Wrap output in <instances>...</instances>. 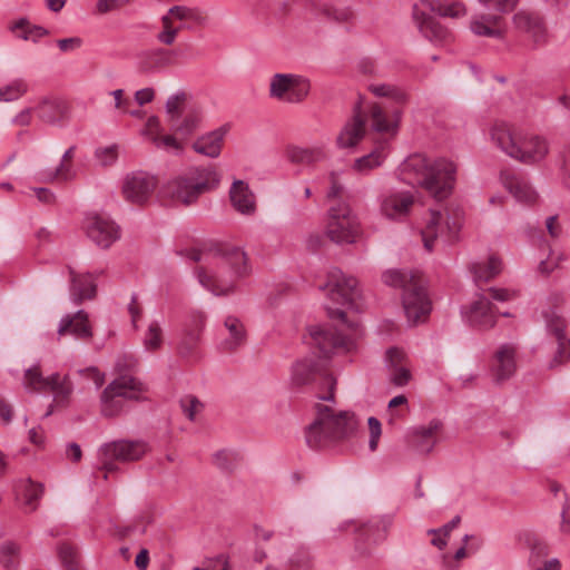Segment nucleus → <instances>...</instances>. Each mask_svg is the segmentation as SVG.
<instances>
[{"mask_svg": "<svg viewBox=\"0 0 570 570\" xmlns=\"http://www.w3.org/2000/svg\"><path fill=\"white\" fill-rule=\"evenodd\" d=\"M401 121V110L389 108L382 104L373 102L366 108L362 107L361 101L353 108V117L345 124L336 138L340 148L355 147L365 136L366 131L386 136L384 141L367 155L355 159L353 169L362 175H366L373 169L380 167L387 153L385 150L389 139L396 136Z\"/></svg>", "mask_w": 570, "mask_h": 570, "instance_id": "1", "label": "nucleus"}, {"mask_svg": "<svg viewBox=\"0 0 570 570\" xmlns=\"http://www.w3.org/2000/svg\"><path fill=\"white\" fill-rule=\"evenodd\" d=\"M401 179L412 186L423 187L436 200L448 198L455 181V165L444 158L430 160L415 154L401 165Z\"/></svg>", "mask_w": 570, "mask_h": 570, "instance_id": "2", "label": "nucleus"}, {"mask_svg": "<svg viewBox=\"0 0 570 570\" xmlns=\"http://www.w3.org/2000/svg\"><path fill=\"white\" fill-rule=\"evenodd\" d=\"M315 419L304 429L307 446L313 450L331 448L348 440L357 429L355 414L350 411H336L331 405L317 403Z\"/></svg>", "mask_w": 570, "mask_h": 570, "instance_id": "3", "label": "nucleus"}, {"mask_svg": "<svg viewBox=\"0 0 570 570\" xmlns=\"http://www.w3.org/2000/svg\"><path fill=\"white\" fill-rule=\"evenodd\" d=\"M384 284L402 288V303L410 325L424 323L431 313L432 304L425 289V282L419 272L389 269L382 275Z\"/></svg>", "mask_w": 570, "mask_h": 570, "instance_id": "4", "label": "nucleus"}, {"mask_svg": "<svg viewBox=\"0 0 570 570\" xmlns=\"http://www.w3.org/2000/svg\"><path fill=\"white\" fill-rule=\"evenodd\" d=\"M220 181L215 166L191 167L170 179L161 188L165 197L183 205L194 204L203 194L214 190Z\"/></svg>", "mask_w": 570, "mask_h": 570, "instance_id": "5", "label": "nucleus"}, {"mask_svg": "<svg viewBox=\"0 0 570 570\" xmlns=\"http://www.w3.org/2000/svg\"><path fill=\"white\" fill-rule=\"evenodd\" d=\"M491 136L503 153L525 165L542 161L549 153L546 138L537 135L517 134L505 124L495 125Z\"/></svg>", "mask_w": 570, "mask_h": 570, "instance_id": "6", "label": "nucleus"}, {"mask_svg": "<svg viewBox=\"0 0 570 570\" xmlns=\"http://www.w3.org/2000/svg\"><path fill=\"white\" fill-rule=\"evenodd\" d=\"M146 391L136 377L122 374L110 382L100 396L101 414L106 417L117 416L124 407V400L139 401Z\"/></svg>", "mask_w": 570, "mask_h": 570, "instance_id": "7", "label": "nucleus"}, {"mask_svg": "<svg viewBox=\"0 0 570 570\" xmlns=\"http://www.w3.org/2000/svg\"><path fill=\"white\" fill-rule=\"evenodd\" d=\"M292 382L296 386L314 384L320 400L334 401L336 380L313 358H304L293 365Z\"/></svg>", "mask_w": 570, "mask_h": 570, "instance_id": "8", "label": "nucleus"}, {"mask_svg": "<svg viewBox=\"0 0 570 570\" xmlns=\"http://www.w3.org/2000/svg\"><path fill=\"white\" fill-rule=\"evenodd\" d=\"M326 236L336 244H352L360 235V223L347 203L327 208Z\"/></svg>", "mask_w": 570, "mask_h": 570, "instance_id": "9", "label": "nucleus"}, {"mask_svg": "<svg viewBox=\"0 0 570 570\" xmlns=\"http://www.w3.org/2000/svg\"><path fill=\"white\" fill-rule=\"evenodd\" d=\"M222 257L210 266H198L195 275L199 284L216 296L228 295L235 291L236 282L246 275H236L235 267L225 264Z\"/></svg>", "mask_w": 570, "mask_h": 570, "instance_id": "10", "label": "nucleus"}, {"mask_svg": "<svg viewBox=\"0 0 570 570\" xmlns=\"http://www.w3.org/2000/svg\"><path fill=\"white\" fill-rule=\"evenodd\" d=\"M193 262L200 263L199 266H210L217 258L222 257L224 264H230L235 267L236 275H248L249 266L247 264V255L238 247L224 245L202 252L197 248L184 249L178 253ZM225 265H222L224 267Z\"/></svg>", "mask_w": 570, "mask_h": 570, "instance_id": "11", "label": "nucleus"}, {"mask_svg": "<svg viewBox=\"0 0 570 570\" xmlns=\"http://www.w3.org/2000/svg\"><path fill=\"white\" fill-rule=\"evenodd\" d=\"M147 452V445L141 441H114L101 445L99 449V461L104 470L105 479L108 472L117 470V463L140 460Z\"/></svg>", "mask_w": 570, "mask_h": 570, "instance_id": "12", "label": "nucleus"}, {"mask_svg": "<svg viewBox=\"0 0 570 570\" xmlns=\"http://www.w3.org/2000/svg\"><path fill=\"white\" fill-rule=\"evenodd\" d=\"M311 344L315 345L320 353L327 357L331 354H345L355 350V335L343 334L333 327L311 326Z\"/></svg>", "mask_w": 570, "mask_h": 570, "instance_id": "13", "label": "nucleus"}, {"mask_svg": "<svg viewBox=\"0 0 570 570\" xmlns=\"http://www.w3.org/2000/svg\"><path fill=\"white\" fill-rule=\"evenodd\" d=\"M309 89L308 79L295 73H275L269 82V96L289 104L302 102Z\"/></svg>", "mask_w": 570, "mask_h": 570, "instance_id": "14", "label": "nucleus"}, {"mask_svg": "<svg viewBox=\"0 0 570 570\" xmlns=\"http://www.w3.org/2000/svg\"><path fill=\"white\" fill-rule=\"evenodd\" d=\"M327 286L331 301L356 312L362 309L361 294L354 277H346L342 271L334 268L328 274Z\"/></svg>", "mask_w": 570, "mask_h": 570, "instance_id": "15", "label": "nucleus"}, {"mask_svg": "<svg viewBox=\"0 0 570 570\" xmlns=\"http://www.w3.org/2000/svg\"><path fill=\"white\" fill-rule=\"evenodd\" d=\"M543 318L548 333L553 335L558 343V348L550 366L563 364L570 358V338H567L564 334L566 320L554 309L543 312Z\"/></svg>", "mask_w": 570, "mask_h": 570, "instance_id": "16", "label": "nucleus"}, {"mask_svg": "<svg viewBox=\"0 0 570 570\" xmlns=\"http://www.w3.org/2000/svg\"><path fill=\"white\" fill-rule=\"evenodd\" d=\"M461 228V219L459 214H455V217L451 220L449 217L444 222L443 214L439 210H431L430 219L424 229H422V240L424 247L428 250L433 249V243L436 237L443 234L444 229L448 230L449 240H452L456 237L459 230Z\"/></svg>", "mask_w": 570, "mask_h": 570, "instance_id": "17", "label": "nucleus"}, {"mask_svg": "<svg viewBox=\"0 0 570 570\" xmlns=\"http://www.w3.org/2000/svg\"><path fill=\"white\" fill-rule=\"evenodd\" d=\"M156 185L155 177L144 171H137L127 176L122 186V193L128 202L142 205L150 198Z\"/></svg>", "mask_w": 570, "mask_h": 570, "instance_id": "18", "label": "nucleus"}, {"mask_svg": "<svg viewBox=\"0 0 570 570\" xmlns=\"http://www.w3.org/2000/svg\"><path fill=\"white\" fill-rule=\"evenodd\" d=\"M513 27L523 33H527L537 46L547 42V29L542 18L528 10H519L512 17Z\"/></svg>", "mask_w": 570, "mask_h": 570, "instance_id": "19", "label": "nucleus"}, {"mask_svg": "<svg viewBox=\"0 0 570 570\" xmlns=\"http://www.w3.org/2000/svg\"><path fill=\"white\" fill-rule=\"evenodd\" d=\"M517 347L513 344H503L494 353L491 364V373L497 384L511 379L517 371L515 363Z\"/></svg>", "mask_w": 570, "mask_h": 570, "instance_id": "20", "label": "nucleus"}, {"mask_svg": "<svg viewBox=\"0 0 570 570\" xmlns=\"http://www.w3.org/2000/svg\"><path fill=\"white\" fill-rule=\"evenodd\" d=\"M86 228L88 237L101 248H109L120 237L119 227L100 216L89 218Z\"/></svg>", "mask_w": 570, "mask_h": 570, "instance_id": "21", "label": "nucleus"}, {"mask_svg": "<svg viewBox=\"0 0 570 570\" xmlns=\"http://www.w3.org/2000/svg\"><path fill=\"white\" fill-rule=\"evenodd\" d=\"M40 121L48 125H60L69 119L68 104L56 97H42L33 107Z\"/></svg>", "mask_w": 570, "mask_h": 570, "instance_id": "22", "label": "nucleus"}, {"mask_svg": "<svg viewBox=\"0 0 570 570\" xmlns=\"http://www.w3.org/2000/svg\"><path fill=\"white\" fill-rule=\"evenodd\" d=\"M470 29L479 37L502 39L505 33V23L501 14L480 13L472 17Z\"/></svg>", "mask_w": 570, "mask_h": 570, "instance_id": "23", "label": "nucleus"}, {"mask_svg": "<svg viewBox=\"0 0 570 570\" xmlns=\"http://www.w3.org/2000/svg\"><path fill=\"white\" fill-rule=\"evenodd\" d=\"M70 276V298L80 305L86 299H94L97 294L95 277L90 273H77L71 266H67Z\"/></svg>", "mask_w": 570, "mask_h": 570, "instance_id": "24", "label": "nucleus"}, {"mask_svg": "<svg viewBox=\"0 0 570 570\" xmlns=\"http://www.w3.org/2000/svg\"><path fill=\"white\" fill-rule=\"evenodd\" d=\"M414 196L410 191H393L382 197L381 213L391 219L405 217L412 205Z\"/></svg>", "mask_w": 570, "mask_h": 570, "instance_id": "25", "label": "nucleus"}, {"mask_svg": "<svg viewBox=\"0 0 570 570\" xmlns=\"http://www.w3.org/2000/svg\"><path fill=\"white\" fill-rule=\"evenodd\" d=\"M442 423L439 420H432L428 425L414 428L410 434V443L420 453H430L438 443V432Z\"/></svg>", "mask_w": 570, "mask_h": 570, "instance_id": "26", "label": "nucleus"}, {"mask_svg": "<svg viewBox=\"0 0 570 570\" xmlns=\"http://www.w3.org/2000/svg\"><path fill=\"white\" fill-rule=\"evenodd\" d=\"M233 207L243 215H253L256 210L255 196L243 180H235L229 190Z\"/></svg>", "mask_w": 570, "mask_h": 570, "instance_id": "27", "label": "nucleus"}, {"mask_svg": "<svg viewBox=\"0 0 570 570\" xmlns=\"http://www.w3.org/2000/svg\"><path fill=\"white\" fill-rule=\"evenodd\" d=\"M470 324L480 328H490L495 324L494 306L483 295L474 301L469 311Z\"/></svg>", "mask_w": 570, "mask_h": 570, "instance_id": "28", "label": "nucleus"}, {"mask_svg": "<svg viewBox=\"0 0 570 570\" xmlns=\"http://www.w3.org/2000/svg\"><path fill=\"white\" fill-rule=\"evenodd\" d=\"M413 18L422 35L433 42L446 41L450 32L442 27L433 17L420 11L417 6L413 7Z\"/></svg>", "mask_w": 570, "mask_h": 570, "instance_id": "29", "label": "nucleus"}, {"mask_svg": "<svg viewBox=\"0 0 570 570\" xmlns=\"http://www.w3.org/2000/svg\"><path fill=\"white\" fill-rule=\"evenodd\" d=\"M226 129L217 128L208 134L198 137L193 142V149L200 155L217 158L220 155Z\"/></svg>", "mask_w": 570, "mask_h": 570, "instance_id": "30", "label": "nucleus"}, {"mask_svg": "<svg viewBox=\"0 0 570 570\" xmlns=\"http://www.w3.org/2000/svg\"><path fill=\"white\" fill-rule=\"evenodd\" d=\"M224 326L228 335L220 342V348L225 352H234L243 346L247 340V333L242 321L235 316H227Z\"/></svg>", "mask_w": 570, "mask_h": 570, "instance_id": "31", "label": "nucleus"}, {"mask_svg": "<svg viewBox=\"0 0 570 570\" xmlns=\"http://www.w3.org/2000/svg\"><path fill=\"white\" fill-rule=\"evenodd\" d=\"M503 184L510 194L520 203L532 205L538 199V193L523 177L509 175L503 178Z\"/></svg>", "mask_w": 570, "mask_h": 570, "instance_id": "32", "label": "nucleus"}, {"mask_svg": "<svg viewBox=\"0 0 570 570\" xmlns=\"http://www.w3.org/2000/svg\"><path fill=\"white\" fill-rule=\"evenodd\" d=\"M71 333L77 338H87L91 336V330L88 323V315L85 311H78L72 318L66 316L61 320L58 328L59 336Z\"/></svg>", "mask_w": 570, "mask_h": 570, "instance_id": "33", "label": "nucleus"}, {"mask_svg": "<svg viewBox=\"0 0 570 570\" xmlns=\"http://www.w3.org/2000/svg\"><path fill=\"white\" fill-rule=\"evenodd\" d=\"M205 321L206 317L203 313H198L194 316L193 328H189L185 332L178 345V352L181 356H190L196 350L200 340V333L205 325Z\"/></svg>", "mask_w": 570, "mask_h": 570, "instance_id": "34", "label": "nucleus"}, {"mask_svg": "<svg viewBox=\"0 0 570 570\" xmlns=\"http://www.w3.org/2000/svg\"><path fill=\"white\" fill-rule=\"evenodd\" d=\"M202 118V112L198 109H191L185 114L184 118L171 122L169 127L175 134L187 138L200 127Z\"/></svg>", "mask_w": 570, "mask_h": 570, "instance_id": "35", "label": "nucleus"}, {"mask_svg": "<svg viewBox=\"0 0 570 570\" xmlns=\"http://www.w3.org/2000/svg\"><path fill=\"white\" fill-rule=\"evenodd\" d=\"M49 382L48 391L53 392V402L58 405H67L73 391L69 377L67 375L61 377L60 374L55 373L49 376Z\"/></svg>", "mask_w": 570, "mask_h": 570, "instance_id": "36", "label": "nucleus"}, {"mask_svg": "<svg viewBox=\"0 0 570 570\" xmlns=\"http://www.w3.org/2000/svg\"><path fill=\"white\" fill-rule=\"evenodd\" d=\"M75 149H76L75 146H71L70 148H68L65 151V154L62 155L60 165L55 170L43 173L41 181L53 183L58 179L63 180V181L71 179L73 177V174L71 171L70 161L73 158Z\"/></svg>", "mask_w": 570, "mask_h": 570, "instance_id": "37", "label": "nucleus"}, {"mask_svg": "<svg viewBox=\"0 0 570 570\" xmlns=\"http://www.w3.org/2000/svg\"><path fill=\"white\" fill-rule=\"evenodd\" d=\"M173 56L169 50L157 48L144 52L141 60V69L145 71L153 70L155 68H161L170 65Z\"/></svg>", "mask_w": 570, "mask_h": 570, "instance_id": "38", "label": "nucleus"}, {"mask_svg": "<svg viewBox=\"0 0 570 570\" xmlns=\"http://www.w3.org/2000/svg\"><path fill=\"white\" fill-rule=\"evenodd\" d=\"M49 384V376L43 377L38 365H33L24 371L23 386L29 392L48 391Z\"/></svg>", "mask_w": 570, "mask_h": 570, "instance_id": "39", "label": "nucleus"}, {"mask_svg": "<svg viewBox=\"0 0 570 570\" xmlns=\"http://www.w3.org/2000/svg\"><path fill=\"white\" fill-rule=\"evenodd\" d=\"M471 271L476 281L488 282L500 273L501 262L495 257H490L488 263L473 264Z\"/></svg>", "mask_w": 570, "mask_h": 570, "instance_id": "40", "label": "nucleus"}, {"mask_svg": "<svg viewBox=\"0 0 570 570\" xmlns=\"http://www.w3.org/2000/svg\"><path fill=\"white\" fill-rule=\"evenodd\" d=\"M19 551V546L11 541L0 546V563L6 570H18Z\"/></svg>", "mask_w": 570, "mask_h": 570, "instance_id": "41", "label": "nucleus"}, {"mask_svg": "<svg viewBox=\"0 0 570 570\" xmlns=\"http://www.w3.org/2000/svg\"><path fill=\"white\" fill-rule=\"evenodd\" d=\"M12 31L23 40H31L36 42L39 38L47 35V30L39 26H30L26 19H20L12 27Z\"/></svg>", "mask_w": 570, "mask_h": 570, "instance_id": "42", "label": "nucleus"}, {"mask_svg": "<svg viewBox=\"0 0 570 570\" xmlns=\"http://www.w3.org/2000/svg\"><path fill=\"white\" fill-rule=\"evenodd\" d=\"M186 99L187 95L185 92H178L167 99L165 109L168 125L181 118Z\"/></svg>", "mask_w": 570, "mask_h": 570, "instance_id": "43", "label": "nucleus"}, {"mask_svg": "<svg viewBox=\"0 0 570 570\" xmlns=\"http://www.w3.org/2000/svg\"><path fill=\"white\" fill-rule=\"evenodd\" d=\"M429 8L441 17L459 18L466 13L464 4L460 2L443 4L439 0H433L429 3Z\"/></svg>", "mask_w": 570, "mask_h": 570, "instance_id": "44", "label": "nucleus"}, {"mask_svg": "<svg viewBox=\"0 0 570 570\" xmlns=\"http://www.w3.org/2000/svg\"><path fill=\"white\" fill-rule=\"evenodd\" d=\"M368 90L376 97H387L399 104H402L406 100V95L390 83H373L368 86Z\"/></svg>", "mask_w": 570, "mask_h": 570, "instance_id": "45", "label": "nucleus"}, {"mask_svg": "<svg viewBox=\"0 0 570 570\" xmlns=\"http://www.w3.org/2000/svg\"><path fill=\"white\" fill-rule=\"evenodd\" d=\"M163 30L157 33V40L166 46L175 42L177 35L181 30V26H174L173 19L169 16L161 17Z\"/></svg>", "mask_w": 570, "mask_h": 570, "instance_id": "46", "label": "nucleus"}, {"mask_svg": "<svg viewBox=\"0 0 570 570\" xmlns=\"http://www.w3.org/2000/svg\"><path fill=\"white\" fill-rule=\"evenodd\" d=\"M330 178V188L326 193V200L328 203V206L332 204L337 203H345L343 200L344 194H345V187L340 181L338 174L335 171H332L328 176Z\"/></svg>", "mask_w": 570, "mask_h": 570, "instance_id": "47", "label": "nucleus"}, {"mask_svg": "<svg viewBox=\"0 0 570 570\" xmlns=\"http://www.w3.org/2000/svg\"><path fill=\"white\" fill-rule=\"evenodd\" d=\"M27 92V85L22 80H14L0 88V101H13Z\"/></svg>", "mask_w": 570, "mask_h": 570, "instance_id": "48", "label": "nucleus"}, {"mask_svg": "<svg viewBox=\"0 0 570 570\" xmlns=\"http://www.w3.org/2000/svg\"><path fill=\"white\" fill-rule=\"evenodd\" d=\"M213 461L219 470L230 472L236 466L237 455L232 451L220 450L213 455Z\"/></svg>", "mask_w": 570, "mask_h": 570, "instance_id": "49", "label": "nucleus"}, {"mask_svg": "<svg viewBox=\"0 0 570 570\" xmlns=\"http://www.w3.org/2000/svg\"><path fill=\"white\" fill-rule=\"evenodd\" d=\"M42 484H37L29 481L23 492L24 505L28 507L30 511H35L37 509V502L42 497Z\"/></svg>", "mask_w": 570, "mask_h": 570, "instance_id": "50", "label": "nucleus"}, {"mask_svg": "<svg viewBox=\"0 0 570 570\" xmlns=\"http://www.w3.org/2000/svg\"><path fill=\"white\" fill-rule=\"evenodd\" d=\"M530 557H529V564L531 567H537L540 564L541 560L548 556L549 548L548 546L539 540L538 538H533L530 542Z\"/></svg>", "mask_w": 570, "mask_h": 570, "instance_id": "51", "label": "nucleus"}, {"mask_svg": "<svg viewBox=\"0 0 570 570\" xmlns=\"http://www.w3.org/2000/svg\"><path fill=\"white\" fill-rule=\"evenodd\" d=\"M291 158L296 163L311 164L324 158V153L321 149H294L291 154Z\"/></svg>", "mask_w": 570, "mask_h": 570, "instance_id": "52", "label": "nucleus"}, {"mask_svg": "<svg viewBox=\"0 0 570 570\" xmlns=\"http://www.w3.org/2000/svg\"><path fill=\"white\" fill-rule=\"evenodd\" d=\"M58 553L67 570H77L76 552L72 546L68 543L60 544Z\"/></svg>", "mask_w": 570, "mask_h": 570, "instance_id": "53", "label": "nucleus"}, {"mask_svg": "<svg viewBox=\"0 0 570 570\" xmlns=\"http://www.w3.org/2000/svg\"><path fill=\"white\" fill-rule=\"evenodd\" d=\"M145 346L148 350H157L161 344V328L157 322H153L145 336Z\"/></svg>", "mask_w": 570, "mask_h": 570, "instance_id": "54", "label": "nucleus"}, {"mask_svg": "<svg viewBox=\"0 0 570 570\" xmlns=\"http://www.w3.org/2000/svg\"><path fill=\"white\" fill-rule=\"evenodd\" d=\"M480 3L504 14L511 12L519 3V0H479Z\"/></svg>", "mask_w": 570, "mask_h": 570, "instance_id": "55", "label": "nucleus"}, {"mask_svg": "<svg viewBox=\"0 0 570 570\" xmlns=\"http://www.w3.org/2000/svg\"><path fill=\"white\" fill-rule=\"evenodd\" d=\"M153 144L157 148L173 149L176 154H180L183 151L181 142L173 135L155 136Z\"/></svg>", "mask_w": 570, "mask_h": 570, "instance_id": "56", "label": "nucleus"}, {"mask_svg": "<svg viewBox=\"0 0 570 570\" xmlns=\"http://www.w3.org/2000/svg\"><path fill=\"white\" fill-rule=\"evenodd\" d=\"M367 424L370 430L368 448L372 452H374L377 449L379 441L382 434V424L374 416L368 417Z\"/></svg>", "mask_w": 570, "mask_h": 570, "instance_id": "57", "label": "nucleus"}, {"mask_svg": "<svg viewBox=\"0 0 570 570\" xmlns=\"http://www.w3.org/2000/svg\"><path fill=\"white\" fill-rule=\"evenodd\" d=\"M161 132L160 120L157 116H150L141 130V135L154 142L155 136H159Z\"/></svg>", "mask_w": 570, "mask_h": 570, "instance_id": "58", "label": "nucleus"}, {"mask_svg": "<svg viewBox=\"0 0 570 570\" xmlns=\"http://www.w3.org/2000/svg\"><path fill=\"white\" fill-rule=\"evenodd\" d=\"M180 405L183 409V412L186 414V416L193 421L195 419V414L198 410V407L202 406V403L199 400L193 395H187L184 399L180 400Z\"/></svg>", "mask_w": 570, "mask_h": 570, "instance_id": "59", "label": "nucleus"}, {"mask_svg": "<svg viewBox=\"0 0 570 570\" xmlns=\"http://www.w3.org/2000/svg\"><path fill=\"white\" fill-rule=\"evenodd\" d=\"M289 564L296 569H307L312 564V557L307 551H297L291 559Z\"/></svg>", "mask_w": 570, "mask_h": 570, "instance_id": "60", "label": "nucleus"}, {"mask_svg": "<svg viewBox=\"0 0 570 570\" xmlns=\"http://www.w3.org/2000/svg\"><path fill=\"white\" fill-rule=\"evenodd\" d=\"M165 16H169L171 19L175 18L177 20H188L194 19L195 11L185 6H174Z\"/></svg>", "mask_w": 570, "mask_h": 570, "instance_id": "61", "label": "nucleus"}, {"mask_svg": "<svg viewBox=\"0 0 570 570\" xmlns=\"http://www.w3.org/2000/svg\"><path fill=\"white\" fill-rule=\"evenodd\" d=\"M411 373L405 367L394 366L391 373V382L396 386H403L409 383Z\"/></svg>", "mask_w": 570, "mask_h": 570, "instance_id": "62", "label": "nucleus"}, {"mask_svg": "<svg viewBox=\"0 0 570 570\" xmlns=\"http://www.w3.org/2000/svg\"><path fill=\"white\" fill-rule=\"evenodd\" d=\"M128 2L129 0H98L96 7L99 13H107L109 11L119 9Z\"/></svg>", "mask_w": 570, "mask_h": 570, "instance_id": "63", "label": "nucleus"}, {"mask_svg": "<svg viewBox=\"0 0 570 570\" xmlns=\"http://www.w3.org/2000/svg\"><path fill=\"white\" fill-rule=\"evenodd\" d=\"M78 373L82 376H86L94 381L96 389H99L105 380V376L102 373L98 371L97 367H87L82 370H78Z\"/></svg>", "mask_w": 570, "mask_h": 570, "instance_id": "64", "label": "nucleus"}]
</instances>
